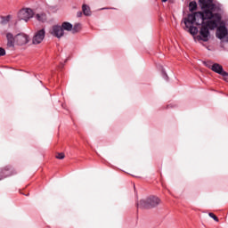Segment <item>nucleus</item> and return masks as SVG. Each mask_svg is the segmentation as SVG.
I'll return each mask as SVG.
<instances>
[{
	"instance_id": "obj_1",
	"label": "nucleus",
	"mask_w": 228,
	"mask_h": 228,
	"mask_svg": "<svg viewBox=\"0 0 228 228\" xmlns=\"http://www.w3.org/2000/svg\"><path fill=\"white\" fill-rule=\"evenodd\" d=\"M197 15H199L202 22L199 38L203 42H208L209 40V29L216 28V21L210 20V19H213V12L209 10L204 12H198Z\"/></svg>"
},
{
	"instance_id": "obj_2",
	"label": "nucleus",
	"mask_w": 228,
	"mask_h": 228,
	"mask_svg": "<svg viewBox=\"0 0 228 228\" xmlns=\"http://www.w3.org/2000/svg\"><path fill=\"white\" fill-rule=\"evenodd\" d=\"M161 202L159 198L156 196H151L146 200H141L137 203V208H141V209H151V208H156Z\"/></svg>"
},
{
	"instance_id": "obj_3",
	"label": "nucleus",
	"mask_w": 228,
	"mask_h": 228,
	"mask_svg": "<svg viewBox=\"0 0 228 228\" xmlns=\"http://www.w3.org/2000/svg\"><path fill=\"white\" fill-rule=\"evenodd\" d=\"M205 65L213 70V72H216V74H220V76H223L224 81H227L228 79V73L224 70V67L218 63H211V61L205 62Z\"/></svg>"
},
{
	"instance_id": "obj_4",
	"label": "nucleus",
	"mask_w": 228,
	"mask_h": 228,
	"mask_svg": "<svg viewBox=\"0 0 228 228\" xmlns=\"http://www.w3.org/2000/svg\"><path fill=\"white\" fill-rule=\"evenodd\" d=\"M33 17V10L29 8H23L18 12V19L19 20H24L28 22L29 19Z\"/></svg>"
},
{
	"instance_id": "obj_5",
	"label": "nucleus",
	"mask_w": 228,
	"mask_h": 228,
	"mask_svg": "<svg viewBox=\"0 0 228 228\" xmlns=\"http://www.w3.org/2000/svg\"><path fill=\"white\" fill-rule=\"evenodd\" d=\"M44 38H45V29L42 28L40 30H37L32 37L33 45H40L44 42Z\"/></svg>"
},
{
	"instance_id": "obj_6",
	"label": "nucleus",
	"mask_w": 228,
	"mask_h": 228,
	"mask_svg": "<svg viewBox=\"0 0 228 228\" xmlns=\"http://www.w3.org/2000/svg\"><path fill=\"white\" fill-rule=\"evenodd\" d=\"M16 45H26L29 42V36L21 33L15 36Z\"/></svg>"
},
{
	"instance_id": "obj_7",
	"label": "nucleus",
	"mask_w": 228,
	"mask_h": 228,
	"mask_svg": "<svg viewBox=\"0 0 228 228\" xmlns=\"http://www.w3.org/2000/svg\"><path fill=\"white\" fill-rule=\"evenodd\" d=\"M199 12H196L195 14H189L187 18L183 19V23L186 28H190L191 24L197 20V18H199V15H197Z\"/></svg>"
},
{
	"instance_id": "obj_8",
	"label": "nucleus",
	"mask_w": 228,
	"mask_h": 228,
	"mask_svg": "<svg viewBox=\"0 0 228 228\" xmlns=\"http://www.w3.org/2000/svg\"><path fill=\"white\" fill-rule=\"evenodd\" d=\"M51 35L56 37V38H61L63 37V28L61 26L55 25L52 28Z\"/></svg>"
},
{
	"instance_id": "obj_9",
	"label": "nucleus",
	"mask_w": 228,
	"mask_h": 228,
	"mask_svg": "<svg viewBox=\"0 0 228 228\" xmlns=\"http://www.w3.org/2000/svg\"><path fill=\"white\" fill-rule=\"evenodd\" d=\"M12 174V167L8 166L4 167L3 169H0V181H3V179L6 177H10Z\"/></svg>"
},
{
	"instance_id": "obj_10",
	"label": "nucleus",
	"mask_w": 228,
	"mask_h": 228,
	"mask_svg": "<svg viewBox=\"0 0 228 228\" xmlns=\"http://www.w3.org/2000/svg\"><path fill=\"white\" fill-rule=\"evenodd\" d=\"M6 38H7V47L8 49H13L15 47V37H13V34L12 33H7L6 34Z\"/></svg>"
},
{
	"instance_id": "obj_11",
	"label": "nucleus",
	"mask_w": 228,
	"mask_h": 228,
	"mask_svg": "<svg viewBox=\"0 0 228 228\" xmlns=\"http://www.w3.org/2000/svg\"><path fill=\"white\" fill-rule=\"evenodd\" d=\"M216 37L220 40H222V38H225V37H227V28L224 26H220L216 30Z\"/></svg>"
},
{
	"instance_id": "obj_12",
	"label": "nucleus",
	"mask_w": 228,
	"mask_h": 228,
	"mask_svg": "<svg viewBox=\"0 0 228 228\" xmlns=\"http://www.w3.org/2000/svg\"><path fill=\"white\" fill-rule=\"evenodd\" d=\"M61 28H62V31H72V24L67 21L63 22Z\"/></svg>"
},
{
	"instance_id": "obj_13",
	"label": "nucleus",
	"mask_w": 228,
	"mask_h": 228,
	"mask_svg": "<svg viewBox=\"0 0 228 228\" xmlns=\"http://www.w3.org/2000/svg\"><path fill=\"white\" fill-rule=\"evenodd\" d=\"M82 11H83L84 15H86V16L92 15V12L90 11V7L86 4H83Z\"/></svg>"
},
{
	"instance_id": "obj_14",
	"label": "nucleus",
	"mask_w": 228,
	"mask_h": 228,
	"mask_svg": "<svg viewBox=\"0 0 228 228\" xmlns=\"http://www.w3.org/2000/svg\"><path fill=\"white\" fill-rule=\"evenodd\" d=\"M71 31L72 33H79V31H81V24L76 23L74 27L72 26Z\"/></svg>"
},
{
	"instance_id": "obj_15",
	"label": "nucleus",
	"mask_w": 228,
	"mask_h": 228,
	"mask_svg": "<svg viewBox=\"0 0 228 228\" xmlns=\"http://www.w3.org/2000/svg\"><path fill=\"white\" fill-rule=\"evenodd\" d=\"M187 28L189 29L191 35H197V33L199 31L196 27H193L191 25H189V28Z\"/></svg>"
},
{
	"instance_id": "obj_16",
	"label": "nucleus",
	"mask_w": 228,
	"mask_h": 228,
	"mask_svg": "<svg viewBox=\"0 0 228 228\" xmlns=\"http://www.w3.org/2000/svg\"><path fill=\"white\" fill-rule=\"evenodd\" d=\"M189 10H190V12H195V10H197V3L196 2H191L189 4Z\"/></svg>"
},
{
	"instance_id": "obj_17",
	"label": "nucleus",
	"mask_w": 228,
	"mask_h": 228,
	"mask_svg": "<svg viewBox=\"0 0 228 228\" xmlns=\"http://www.w3.org/2000/svg\"><path fill=\"white\" fill-rule=\"evenodd\" d=\"M200 3H202L203 6H205V8H208V6H209V4H211V3H213V0H200Z\"/></svg>"
},
{
	"instance_id": "obj_18",
	"label": "nucleus",
	"mask_w": 228,
	"mask_h": 228,
	"mask_svg": "<svg viewBox=\"0 0 228 228\" xmlns=\"http://www.w3.org/2000/svg\"><path fill=\"white\" fill-rule=\"evenodd\" d=\"M36 19H37L41 22H44V20H45L46 17H45V14L42 13V14H37Z\"/></svg>"
},
{
	"instance_id": "obj_19",
	"label": "nucleus",
	"mask_w": 228,
	"mask_h": 228,
	"mask_svg": "<svg viewBox=\"0 0 228 228\" xmlns=\"http://www.w3.org/2000/svg\"><path fill=\"white\" fill-rule=\"evenodd\" d=\"M8 22H10V16L2 18L1 24H8Z\"/></svg>"
},
{
	"instance_id": "obj_20",
	"label": "nucleus",
	"mask_w": 228,
	"mask_h": 228,
	"mask_svg": "<svg viewBox=\"0 0 228 228\" xmlns=\"http://www.w3.org/2000/svg\"><path fill=\"white\" fill-rule=\"evenodd\" d=\"M55 158L57 159H64V158H65V153H57L56 154V156H55Z\"/></svg>"
},
{
	"instance_id": "obj_21",
	"label": "nucleus",
	"mask_w": 228,
	"mask_h": 228,
	"mask_svg": "<svg viewBox=\"0 0 228 228\" xmlns=\"http://www.w3.org/2000/svg\"><path fill=\"white\" fill-rule=\"evenodd\" d=\"M208 216H210V218H213V220H215V222H218V217L214 215L213 213H209Z\"/></svg>"
},
{
	"instance_id": "obj_22",
	"label": "nucleus",
	"mask_w": 228,
	"mask_h": 228,
	"mask_svg": "<svg viewBox=\"0 0 228 228\" xmlns=\"http://www.w3.org/2000/svg\"><path fill=\"white\" fill-rule=\"evenodd\" d=\"M4 54H6V51L0 47V56H4Z\"/></svg>"
},
{
	"instance_id": "obj_23",
	"label": "nucleus",
	"mask_w": 228,
	"mask_h": 228,
	"mask_svg": "<svg viewBox=\"0 0 228 228\" xmlns=\"http://www.w3.org/2000/svg\"><path fill=\"white\" fill-rule=\"evenodd\" d=\"M82 13L81 12H78L77 13V17H81Z\"/></svg>"
},
{
	"instance_id": "obj_24",
	"label": "nucleus",
	"mask_w": 228,
	"mask_h": 228,
	"mask_svg": "<svg viewBox=\"0 0 228 228\" xmlns=\"http://www.w3.org/2000/svg\"><path fill=\"white\" fill-rule=\"evenodd\" d=\"M167 0H162V3H167Z\"/></svg>"
},
{
	"instance_id": "obj_25",
	"label": "nucleus",
	"mask_w": 228,
	"mask_h": 228,
	"mask_svg": "<svg viewBox=\"0 0 228 228\" xmlns=\"http://www.w3.org/2000/svg\"><path fill=\"white\" fill-rule=\"evenodd\" d=\"M196 24L199 25V24H200V23L197 22Z\"/></svg>"
}]
</instances>
